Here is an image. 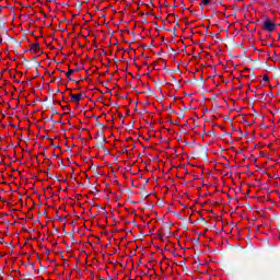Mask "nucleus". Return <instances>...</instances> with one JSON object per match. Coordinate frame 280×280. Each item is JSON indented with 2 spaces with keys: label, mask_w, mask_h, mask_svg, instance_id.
<instances>
[{
  "label": "nucleus",
  "mask_w": 280,
  "mask_h": 280,
  "mask_svg": "<svg viewBox=\"0 0 280 280\" xmlns=\"http://www.w3.org/2000/svg\"><path fill=\"white\" fill-rule=\"evenodd\" d=\"M265 32H275L277 30V24L272 20H266L262 24Z\"/></svg>",
  "instance_id": "1"
},
{
  "label": "nucleus",
  "mask_w": 280,
  "mask_h": 280,
  "mask_svg": "<svg viewBox=\"0 0 280 280\" xmlns=\"http://www.w3.org/2000/svg\"><path fill=\"white\" fill-rule=\"evenodd\" d=\"M30 49H31L32 54H38V51H40V45L37 44V43L36 44H32Z\"/></svg>",
  "instance_id": "2"
},
{
  "label": "nucleus",
  "mask_w": 280,
  "mask_h": 280,
  "mask_svg": "<svg viewBox=\"0 0 280 280\" xmlns=\"http://www.w3.org/2000/svg\"><path fill=\"white\" fill-rule=\"evenodd\" d=\"M71 100L78 103L80 100H82V94H71Z\"/></svg>",
  "instance_id": "3"
},
{
  "label": "nucleus",
  "mask_w": 280,
  "mask_h": 280,
  "mask_svg": "<svg viewBox=\"0 0 280 280\" xmlns=\"http://www.w3.org/2000/svg\"><path fill=\"white\" fill-rule=\"evenodd\" d=\"M211 3V0H201V5H209Z\"/></svg>",
  "instance_id": "4"
},
{
  "label": "nucleus",
  "mask_w": 280,
  "mask_h": 280,
  "mask_svg": "<svg viewBox=\"0 0 280 280\" xmlns=\"http://www.w3.org/2000/svg\"><path fill=\"white\" fill-rule=\"evenodd\" d=\"M264 80H268L267 78H264Z\"/></svg>",
  "instance_id": "5"
},
{
  "label": "nucleus",
  "mask_w": 280,
  "mask_h": 280,
  "mask_svg": "<svg viewBox=\"0 0 280 280\" xmlns=\"http://www.w3.org/2000/svg\"><path fill=\"white\" fill-rule=\"evenodd\" d=\"M0 200H1V196H0Z\"/></svg>",
  "instance_id": "6"
}]
</instances>
